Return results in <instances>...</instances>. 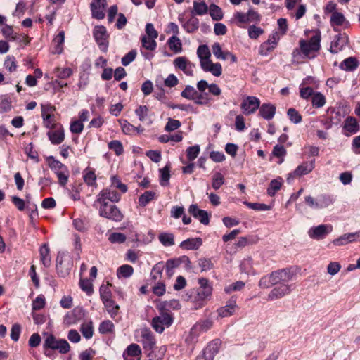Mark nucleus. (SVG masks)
<instances>
[{
	"mask_svg": "<svg viewBox=\"0 0 360 360\" xmlns=\"http://www.w3.org/2000/svg\"><path fill=\"white\" fill-rule=\"evenodd\" d=\"M321 32L317 30L315 31V34L310 38L309 41L304 39L300 40V49L304 56L309 58H313L316 56L314 54L311 56V53L312 52H317L321 49Z\"/></svg>",
	"mask_w": 360,
	"mask_h": 360,
	"instance_id": "nucleus-1",
	"label": "nucleus"
},
{
	"mask_svg": "<svg viewBox=\"0 0 360 360\" xmlns=\"http://www.w3.org/2000/svg\"><path fill=\"white\" fill-rule=\"evenodd\" d=\"M210 289L199 290L198 288L191 290L187 292V301L192 304L191 308L195 310L201 309L206 303L207 299L210 297Z\"/></svg>",
	"mask_w": 360,
	"mask_h": 360,
	"instance_id": "nucleus-2",
	"label": "nucleus"
},
{
	"mask_svg": "<svg viewBox=\"0 0 360 360\" xmlns=\"http://www.w3.org/2000/svg\"><path fill=\"white\" fill-rule=\"evenodd\" d=\"M99 205L98 213L101 217L115 222H120L123 219V214L115 204L101 203Z\"/></svg>",
	"mask_w": 360,
	"mask_h": 360,
	"instance_id": "nucleus-3",
	"label": "nucleus"
},
{
	"mask_svg": "<svg viewBox=\"0 0 360 360\" xmlns=\"http://www.w3.org/2000/svg\"><path fill=\"white\" fill-rule=\"evenodd\" d=\"M160 311V315L152 319L151 325L156 332L161 333L164 331L165 327L168 328L172 324L174 317L171 313L163 310Z\"/></svg>",
	"mask_w": 360,
	"mask_h": 360,
	"instance_id": "nucleus-4",
	"label": "nucleus"
},
{
	"mask_svg": "<svg viewBox=\"0 0 360 360\" xmlns=\"http://www.w3.org/2000/svg\"><path fill=\"white\" fill-rule=\"evenodd\" d=\"M93 35L100 50L106 53L108 49V37L106 28L103 25H97L94 28Z\"/></svg>",
	"mask_w": 360,
	"mask_h": 360,
	"instance_id": "nucleus-5",
	"label": "nucleus"
},
{
	"mask_svg": "<svg viewBox=\"0 0 360 360\" xmlns=\"http://www.w3.org/2000/svg\"><path fill=\"white\" fill-rule=\"evenodd\" d=\"M72 262L70 258L66 257L63 253L59 252L56 257V271L60 277L65 278L70 274Z\"/></svg>",
	"mask_w": 360,
	"mask_h": 360,
	"instance_id": "nucleus-6",
	"label": "nucleus"
},
{
	"mask_svg": "<svg viewBox=\"0 0 360 360\" xmlns=\"http://www.w3.org/2000/svg\"><path fill=\"white\" fill-rule=\"evenodd\" d=\"M121 195L116 191L112 190L111 187H108L99 192L97 195L96 202L101 203H112L117 202L120 200Z\"/></svg>",
	"mask_w": 360,
	"mask_h": 360,
	"instance_id": "nucleus-7",
	"label": "nucleus"
},
{
	"mask_svg": "<svg viewBox=\"0 0 360 360\" xmlns=\"http://www.w3.org/2000/svg\"><path fill=\"white\" fill-rule=\"evenodd\" d=\"M221 342L219 339H215L208 343L203 349L201 355L196 357L195 360H214V356L219 352Z\"/></svg>",
	"mask_w": 360,
	"mask_h": 360,
	"instance_id": "nucleus-8",
	"label": "nucleus"
},
{
	"mask_svg": "<svg viewBox=\"0 0 360 360\" xmlns=\"http://www.w3.org/2000/svg\"><path fill=\"white\" fill-rule=\"evenodd\" d=\"M293 275L292 271L289 269L275 271L270 274L274 285L287 283L292 279Z\"/></svg>",
	"mask_w": 360,
	"mask_h": 360,
	"instance_id": "nucleus-9",
	"label": "nucleus"
},
{
	"mask_svg": "<svg viewBox=\"0 0 360 360\" xmlns=\"http://www.w3.org/2000/svg\"><path fill=\"white\" fill-rule=\"evenodd\" d=\"M333 226L330 224H321L311 228L308 234L309 236L315 240H321L332 231Z\"/></svg>",
	"mask_w": 360,
	"mask_h": 360,
	"instance_id": "nucleus-10",
	"label": "nucleus"
},
{
	"mask_svg": "<svg viewBox=\"0 0 360 360\" xmlns=\"http://www.w3.org/2000/svg\"><path fill=\"white\" fill-rule=\"evenodd\" d=\"M260 101L255 96H248L241 103L243 112L246 115L253 114L259 108Z\"/></svg>",
	"mask_w": 360,
	"mask_h": 360,
	"instance_id": "nucleus-11",
	"label": "nucleus"
},
{
	"mask_svg": "<svg viewBox=\"0 0 360 360\" xmlns=\"http://www.w3.org/2000/svg\"><path fill=\"white\" fill-rule=\"evenodd\" d=\"M315 160L310 162H304L300 165L292 173L288 174L287 181L289 182L290 178L298 177L309 174L314 168Z\"/></svg>",
	"mask_w": 360,
	"mask_h": 360,
	"instance_id": "nucleus-12",
	"label": "nucleus"
},
{
	"mask_svg": "<svg viewBox=\"0 0 360 360\" xmlns=\"http://www.w3.org/2000/svg\"><path fill=\"white\" fill-rule=\"evenodd\" d=\"M107 4V0H94L91 3L90 7L94 18L101 20L105 18L103 9Z\"/></svg>",
	"mask_w": 360,
	"mask_h": 360,
	"instance_id": "nucleus-13",
	"label": "nucleus"
},
{
	"mask_svg": "<svg viewBox=\"0 0 360 360\" xmlns=\"http://www.w3.org/2000/svg\"><path fill=\"white\" fill-rule=\"evenodd\" d=\"M174 65L176 68H179V70H182L186 75L188 76L193 75V69L195 65L194 64L188 61L186 57H177L174 60Z\"/></svg>",
	"mask_w": 360,
	"mask_h": 360,
	"instance_id": "nucleus-14",
	"label": "nucleus"
},
{
	"mask_svg": "<svg viewBox=\"0 0 360 360\" xmlns=\"http://www.w3.org/2000/svg\"><path fill=\"white\" fill-rule=\"evenodd\" d=\"M290 285L286 283L280 284L272 289L269 293L268 298L270 300H277L283 297L290 292Z\"/></svg>",
	"mask_w": 360,
	"mask_h": 360,
	"instance_id": "nucleus-15",
	"label": "nucleus"
},
{
	"mask_svg": "<svg viewBox=\"0 0 360 360\" xmlns=\"http://www.w3.org/2000/svg\"><path fill=\"white\" fill-rule=\"evenodd\" d=\"M349 42V37L346 34L335 35L332 41L330 51L332 53H337Z\"/></svg>",
	"mask_w": 360,
	"mask_h": 360,
	"instance_id": "nucleus-16",
	"label": "nucleus"
},
{
	"mask_svg": "<svg viewBox=\"0 0 360 360\" xmlns=\"http://www.w3.org/2000/svg\"><path fill=\"white\" fill-rule=\"evenodd\" d=\"M212 325V321L208 319L199 321L191 328L190 333L193 336H198L200 333L210 330Z\"/></svg>",
	"mask_w": 360,
	"mask_h": 360,
	"instance_id": "nucleus-17",
	"label": "nucleus"
},
{
	"mask_svg": "<svg viewBox=\"0 0 360 360\" xmlns=\"http://www.w3.org/2000/svg\"><path fill=\"white\" fill-rule=\"evenodd\" d=\"M360 238V231L355 233H345L340 236L339 238L334 239L332 243L334 245L342 246L347 245L349 243L356 241Z\"/></svg>",
	"mask_w": 360,
	"mask_h": 360,
	"instance_id": "nucleus-18",
	"label": "nucleus"
},
{
	"mask_svg": "<svg viewBox=\"0 0 360 360\" xmlns=\"http://www.w3.org/2000/svg\"><path fill=\"white\" fill-rule=\"evenodd\" d=\"M237 308L236 300L233 297L227 302L224 307H220L218 310V314L221 317H227L233 315Z\"/></svg>",
	"mask_w": 360,
	"mask_h": 360,
	"instance_id": "nucleus-19",
	"label": "nucleus"
},
{
	"mask_svg": "<svg viewBox=\"0 0 360 360\" xmlns=\"http://www.w3.org/2000/svg\"><path fill=\"white\" fill-rule=\"evenodd\" d=\"M276 113V106L271 103H263L259 108V115L265 120H271Z\"/></svg>",
	"mask_w": 360,
	"mask_h": 360,
	"instance_id": "nucleus-20",
	"label": "nucleus"
},
{
	"mask_svg": "<svg viewBox=\"0 0 360 360\" xmlns=\"http://www.w3.org/2000/svg\"><path fill=\"white\" fill-rule=\"evenodd\" d=\"M343 129L349 134H356L360 130V125L354 117H347L343 125Z\"/></svg>",
	"mask_w": 360,
	"mask_h": 360,
	"instance_id": "nucleus-21",
	"label": "nucleus"
},
{
	"mask_svg": "<svg viewBox=\"0 0 360 360\" xmlns=\"http://www.w3.org/2000/svg\"><path fill=\"white\" fill-rule=\"evenodd\" d=\"M47 136L52 144L58 145L61 143L65 139L64 130L60 127V129L55 131H49Z\"/></svg>",
	"mask_w": 360,
	"mask_h": 360,
	"instance_id": "nucleus-22",
	"label": "nucleus"
},
{
	"mask_svg": "<svg viewBox=\"0 0 360 360\" xmlns=\"http://www.w3.org/2000/svg\"><path fill=\"white\" fill-rule=\"evenodd\" d=\"M202 244L200 238H188L180 243V248L184 250H198Z\"/></svg>",
	"mask_w": 360,
	"mask_h": 360,
	"instance_id": "nucleus-23",
	"label": "nucleus"
},
{
	"mask_svg": "<svg viewBox=\"0 0 360 360\" xmlns=\"http://www.w3.org/2000/svg\"><path fill=\"white\" fill-rule=\"evenodd\" d=\"M278 40L277 34H274L269 39L261 45V53L266 55L267 52L271 51L276 46Z\"/></svg>",
	"mask_w": 360,
	"mask_h": 360,
	"instance_id": "nucleus-24",
	"label": "nucleus"
},
{
	"mask_svg": "<svg viewBox=\"0 0 360 360\" xmlns=\"http://www.w3.org/2000/svg\"><path fill=\"white\" fill-rule=\"evenodd\" d=\"M142 344L143 348L148 350H152L155 345V340L150 331L142 333Z\"/></svg>",
	"mask_w": 360,
	"mask_h": 360,
	"instance_id": "nucleus-25",
	"label": "nucleus"
},
{
	"mask_svg": "<svg viewBox=\"0 0 360 360\" xmlns=\"http://www.w3.org/2000/svg\"><path fill=\"white\" fill-rule=\"evenodd\" d=\"M182 27L188 33H193L199 28V20L195 15H192L190 19L183 23Z\"/></svg>",
	"mask_w": 360,
	"mask_h": 360,
	"instance_id": "nucleus-26",
	"label": "nucleus"
},
{
	"mask_svg": "<svg viewBox=\"0 0 360 360\" xmlns=\"http://www.w3.org/2000/svg\"><path fill=\"white\" fill-rule=\"evenodd\" d=\"M208 6L206 4V3L204 1H193V8L191 11L192 15H202L207 13L208 11Z\"/></svg>",
	"mask_w": 360,
	"mask_h": 360,
	"instance_id": "nucleus-27",
	"label": "nucleus"
},
{
	"mask_svg": "<svg viewBox=\"0 0 360 360\" xmlns=\"http://www.w3.org/2000/svg\"><path fill=\"white\" fill-rule=\"evenodd\" d=\"M318 209H323L328 207L335 202L333 196L327 194H321L317 197Z\"/></svg>",
	"mask_w": 360,
	"mask_h": 360,
	"instance_id": "nucleus-28",
	"label": "nucleus"
},
{
	"mask_svg": "<svg viewBox=\"0 0 360 360\" xmlns=\"http://www.w3.org/2000/svg\"><path fill=\"white\" fill-rule=\"evenodd\" d=\"M40 259L45 267L51 264L50 249L47 244H44L40 248Z\"/></svg>",
	"mask_w": 360,
	"mask_h": 360,
	"instance_id": "nucleus-29",
	"label": "nucleus"
},
{
	"mask_svg": "<svg viewBox=\"0 0 360 360\" xmlns=\"http://www.w3.org/2000/svg\"><path fill=\"white\" fill-rule=\"evenodd\" d=\"M359 66V62L354 57H349L345 59L340 65V68L346 71H354Z\"/></svg>",
	"mask_w": 360,
	"mask_h": 360,
	"instance_id": "nucleus-30",
	"label": "nucleus"
},
{
	"mask_svg": "<svg viewBox=\"0 0 360 360\" xmlns=\"http://www.w3.org/2000/svg\"><path fill=\"white\" fill-rule=\"evenodd\" d=\"M2 33L4 36L7 38L10 39L11 40L15 41V40H20L22 41V39H26L27 36H18L17 34H13V30L12 26L5 25L2 29H1Z\"/></svg>",
	"mask_w": 360,
	"mask_h": 360,
	"instance_id": "nucleus-31",
	"label": "nucleus"
},
{
	"mask_svg": "<svg viewBox=\"0 0 360 360\" xmlns=\"http://www.w3.org/2000/svg\"><path fill=\"white\" fill-rule=\"evenodd\" d=\"M181 264V257L168 259L165 264L167 275L169 277L172 276L174 274V269L179 267Z\"/></svg>",
	"mask_w": 360,
	"mask_h": 360,
	"instance_id": "nucleus-32",
	"label": "nucleus"
},
{
	"mask_svg": "<svg viewBox=\"0 0 360 360\" xmlns=\"http://www.w3.org/2000/svg\"><path fill=\"white\" fill-rule=\"evenodd\" d=\"M167 44L169 49L174 53H180L182 51V43L180 39L176 36H172L167 40Z\"/></svg>",
	"mask_w": 360,
	"mask_h": 360,
	"instance_id": "nucleus-33",
	"label": "nucleus"
},
{
	"mask_svg": "<svg viewBox=\"0 0 360 360\" xmlns=\"http://www.w3.org/2000/svg\"><path fill=\"white\" fill-rule=\"evenodd\" d=\"M156 193L152 191H147L139 198V204L141 207H146L150 201L155 199Z\"/></svg>",
	"mask_w": 360,
	"mask_h": 360,
	"instance_id": "nucleus-34",
	"label": "nucleus"
},
{
	"mask_svg": "<svg viewBox=\"0 0 360 360\" xmlns=\"http://www.w3.org/2000/svg\"><path fill=\"white\" fill-rule=\"evenodd\" d=\"M84 315V313L82 308H75L72 311L70 315H67V323L68 324L75 323L77 321L80 320Z\"/></svg>",
	"mask_w": 360,
	"mask_h": 360,
	"instance_id": "nucleus-35",
	"label": "nucleus"
},
{
	"mask_svg": "<svg viewBox=\"0 0 360 360\" xmlns=\"http://www.w3.org/2000/svg\"><path fill=\"white\" fill-rule=\"evenodd\" d=\"M65 40V32L63 30L59 33L53 39V43L56 44L53 53L60 54L63 51V44Z\"/></svg>",
	"mask_w": 360,
	"mask_h": 360,
	"instance_id": "nucleus-36",
	"label": "nucleus"
},
{
	"mask_svg": "<svg viewBox=\"0 0 360 360\" xmlns=\"http://www.w3.org/2000/svg\"><path fill=\"white\" fill-rule=\"evenodd\" d=\"M181 305L178 300H172L169 301H165L161 302L160 304L158 305V309L160 311H166L169 310L170 309H179L180 308Z\"/></svg>",
	"mask_w": 360,
	"mask_h": 360,
	"instance_id": "nucleus-37",
	"label": "nucleus"
},
{
	"mask_svg": "<svg viewBox=\"0 0 360 360\" xmlns=\"http://www.w3.org/2000/svg\"><path fill=\"white\" fill-rule=\"evenodd\" d=\"M208 9L210 11V15L213 20L219 21L223 18V11L219 6L215 4H212Z\"/></svg>",
	"mask_w": 360,
	"mask_h": 360,
	"instance_id": "nucleus-38",
	"label": "nucleus"
},
{
	"mask_svg": "<svg viewBox=\"0 0 360 360\" xmlns=\"http://www.w3.org/2000/svg\"><path fill=\"white\" fill-rule=\"evenodd\" d=\"M107 311L110 314L112 318H115L120 310V306L116 304L115 301L112 299L103 302Z\"/></svg>",
	"mask_w": 360,
	"mask_h": 360,
	"instance_id": "nucleus-39",
	"label": "nucleus"
},
{
	"mask_svg": "<svg viewBox=\"0 0 360 360\" xmlns=\"http://www.w3.org/2000/svg\"><path fill=\"white\" fill-rule=\"evenodd\" d=\"M312 105L316 108L323 107L326 103V98L321 92H316L311 97Z\"/></svg>",
	"mask_w": 360,
	"mask_h": 360,
	"instance_id": "nucleus-40",
	"label": "nucleus"
},
{
	"mask_svg": "<svg viewBox=\"0 0 360 360\" xmlns=\"http://www.w3.org/2000/svg\"><path fill=\"white\" fill-rule=\"evenodd\" d=\"M160 184L161 186H167L170 178V168L168 165L165 167L160 169Z\"/></svg>",
	"mask_w": 360,
	"mask_h": 360,
	"instance_id": "nucleus-41",
	"label": "nucleus"
},
{
	"mask_svg": "<svg viewBox=\"0 0 360 360\" xmlns=\"http://www.w3.org/2000/svg\"><path fill=\"white\" fill-rule=\"evenodd\" d=\"M115 326L110 320L103 321L101 322L98 327V331L101 334H108L113 333Z\"/></svg>",
	"mask_w": 360,
	"mask_h": 360,
	"instance_id": "nucleus-42",
	"label": "nucleus"
},
{
	"mask_svg": "<svg viewBox=\"0 0 360 360\" xmlns=\"http://www.w3.org/2000/svg\"><path fill=\"white\" fill-rule=\"evenodd\" d=\"M213 54L216 56L217 59L226 60L227 58L228 54H230V52L222 51L221 45L218 42H215L212 46Z\"/></svg>",
	"mask_w": 360,
	"mask_h": 360,
	"instance_id": "nucleus-43",
	"label": "nucleus"
},
{
	"mask_svg": "<svg viewBox=\"0 0 360 360\" xmlns=\"http://www.w3.org/2000/svg\"><path fill=\"white\" fill-rule=\"evenodd\" d=\"M158 238L164 246H172L174 244V236L172 233H162Z\"/></svg>",
	"mask_w": 360,
	"mask_h": 360,
	"instance_id": "nucleus-44",
	"label": "nucleus"
},
{
	"mask_svg": "<svg viewBox=\"0 0 360 360\" xmlns=\"http://www.w3.org/2000/svg\"><path fill=\"white\" fill-rule=\"evenodd\" d=\"M58 343L59 340H57L53 335L51 334L45 339L44 347L45 349H50L52 350H56Z\"/></svg>",
	"mask_w": 360,
	"mask_h": 360,
	"instance_id": "nucleus-45",
	"label": "nucleus"
},
{
	"mask_svg": "<svg viewBox=\"0 0 360 360\" xmlns=\"http://www.w3.org/2000/svg\"><path fill=\"white\" fill-rule=\"evenodd\" d=\"M48 160H50L49 162V167L54 171L56 174V172H59L67 168L64 164L61 163L58 160H56L53 156L49 157Z\"/></svg>",
	"mask_w": 360,
	"mask_h": 360,
	"instance_id": "nucleus-46",
	"label": "nucleus"
},
{
	"mask_svg": "<svg viewBox=\"0 0 360 360\" xmlns=\"http://www.w3.org/2000/svg\"><path fill=\"white\" fill-rule=\"evenodd\" d=\"M346 21L344 15L340 12H333L330 18V24L332 26H341Z\"/></svg>",
	"mask_w": 360,
	"mask_h": 360,
	"instance_id": "nucleus-47",
	"label": "nucleus"
},
{
	"mask_svg": "<svg viewBox=\"0 0 360 360\" xmlns=\"http://www.w3.org/2000/svg\"><path fill=\"white\" fill-rule=\"evenodd\" d=\"M134 273V268L128 264H124L120 266L117 269V274L118 276H122L124 278L130 277Z\"/></svg>",
	"mask_w": 360,
	"mask_h": 360,
	"instance_id": "nucleus-48",
	"label": "nucleus"
},
{
	"mask_svg": "<svg viewBox=\"0 0 360 360\" xmlns=\"http://www.w3.org/2000/svg\"><path fill=\"white\" fill-rule=\"evenodd\" d=\"M141 44L143 47L149 51H154L157 47V43L155 39L143 36L141 37Z\"/></svg>",
	"mask_w": 360,
	"mask_h": 360,
	"instance_id": "nucleus-49",
	"label": "nucleus"
},
{
	"mask_svg": "<svg viewBox=\"0 0 360 360\" xmlns=\"http://www.w3.org/2000/svg\"><path fill=\"white\" fill-rule=\"evenodd\" d=\"M196 95H198V91L195 89L193 86L190 85L186 86L185 89L181 93V96L183 98L189 100L194 99Z\"/></svg>",
	"mask_w": 360,
	"mask_h": 360,
	"instance_id": "nucleus-50",
	"label": "nucleus"
},
{
	"mask_svg": "<svg viewBox=\"0 0 360 360\" xmlns=\"http://www.w3.org/2000/svg\"><path fill=\"white\" fill-rule=\"evenodd\" d=\"M80 331L85 338L90 339L91 338H92L94 334L92 322L90 321L88 323L82 324Z\"/></svg>",
	"mask_w": 360,
	"mask_h": 360,
	"instance_id": "nucleus-51",
	"label": "nucleus"
},
{
	"mask_svg": "<svg viewBox=\"0 0 360 360\" xmlns=\"http://www.w3.org/2000/svg\"><path fill=\"white\" fill-rule=\"evenodd\" d=\"M79 286H80L81 289L83 291L86 292V293L88 295H91L94 292L93 284L90 279H88V278L82 279L81 278L79 281Z\"/></svg>",
	"mask_w": 360,
	"mask_h": 360,
	"instance_id": "nucleus-52",
	"label": "nucleus"
},
{
	"mask_svg": "<svg viewBox=\"0 0 360 360\" xmlns=\"http://www.w3.org/2000/svg\"><path fill=\"white\" fill-rule=\"evenodd\" d=\"M287 115L290 120L294 124H298L302 122V115L293 108H290L288 110Z\"/></svg>",
	"mask_w": 360,
	"mask_h": 360,
	"instance_id": "nucleus-53",
	"label": "nucleus"
},
{
	"mask_svg": "<svg viewBox=\"0 0 360 360\" xmlns=\"http://www.w3.org/2000/svg\"><path fill=\"white\" fill-rule=\"evenodd\" d=\"M99 292L103 302L112 300V292L108 285H101L99 288Z\"/></svg>",
	"mask_w": 360,
	"mask_h": 360,
	"instance_id": "nucleus-54",
	"label": "nucleus"
},
{
	"mask_svg": "<svg viewBox=\"0 0 360 360\" xmlns=\"http://www.w3.org/2000/svg\"><path fill=\"white\" fill-rule=\"evenodd\" d=\"M56 176L58 179V184L61 186H65L68 181L69 178V170L67 168L59 172H56Z\"/></svg>",
	"mask_w": 360,
	"mask_h": 360,
	"instance_id": "nucleus-55",
	"label": "nucleus"
},
{
	"mask_svg": "<svg viewBox=\"0 0 360 360\" xmlns=\"http://www.w3.org/2000/svg\"><path fill=\"white\" fill-rule=\"evenodd\" d=\"M281 182L278 181V180H271L267 188V194L269 196H274L275 193L281 189Z\"/></svg>",
	"mask_w": 360,
	"mask_h": 360,
	"instance_id": "nucleus-56",
	"label": "nucleus"
},
{
	"mask_svg": "<svg viewBox=\"0 0 360 360\" xmlns=\"http://www.w3.org/2000/svg\"><path fill=\"white\" fill-rule=\"evenodd\" d=\"M119 189L122 193H125L127 191V186L121 182L120 179L117 176H112L111 177V186Z\"/></svg>",
	"mask_w": 360,
	"mask_h": 360,
	"instance_id": "nucleus-57",
	"label": "nucleus"
},
{
	"mask_svg": "<svg viewBox=\"0 0 360 360\" xmlns=\"http://www.w3.org/2000/svg\"><path fill=\"white\" fill-rule=\"evenodd\" d=\"M4 65L10 72H15L17 70L15 58L13 56H8L5 60Z\"/></svg>",
	"mask_w": 360,
	"mask_h": 360,
	"instance_id": "nucleus-58",
	"label": "nucleus"
},
{
	"mask_svg": "<svg viewBox=\"0 0 360 360\" xmlns=\"http://www.w3.org/2000/svg\"><path fill=\"white\" fill-rule=\"evenodd\" d=\"M197 55L200 60L208 59L211 56L210 49L207 45H200L197 49Z\"/></svg>",
	"mask_w": 360,
	"mask_h": 360,
	"instance_id": "nucleus-59",
	"label": "nucleus"
},
{
	"mask_svg": "<svg viewBox=\"0 0 360 360\" xmlns=\"http://www.w3.org/2000/svg\"><path fill=\"white\" fill-rule=\"evenodd\" d=\"M108 148L113 150L117 155H120L124 151L122 143L117 140H113L109 142Z\"/></svg>",
	"mask_w": 360,
	"mask_h": 360,
	"instance_id": "nucleus-60",
	"label": "nucleus"
},
{
	"mask_svg": "<svg viewBox=\"0 0 360 360\" xmlns=\"http://www.w3.org/2000/svg\"><path fill=\"white\" fill-rule=\"evenodd\" d=\"M163 269L164 264L162 262H159L153 267L150 276L153 281H156L157 279L160 278Z\"/></svg>",
	"mask_w": 360,
	"mask_h": 360,
	"instance_id": "nucleus-61",
	"label": "nucleus"
},
{
	"mask_svg": "<svg viewBox=\"0 0 360 360\" xmlns=\"http://www.w3.org/2000/svg\"><path fill=\"white\" fill-rule=\"evenodd\" d=\"M224 184V179L220 172L215 173L212 176V186L214 190L219 189Z\"/></svg>",
	"mask_w": 360,
	"mask_h": 360,
	"instance_id": "nucleus-62",
	"label": "nucleus"
},
{
	"mask_svg": "<svg viewBox=\"0 0 360 360\" xmlns=\"http://www.w3.org/2000/svg\"><path fill=\"white\" fill-rule=\"evenodd\" d=\"M55 110V108L50 104H41V117L43 120L51 118L53 115L52 112Z\"/></svg>",
	"mask_w": 360,
	"mask_h": 360,
	"instance_id": "nucleus-63",
	"label": "nucleus"
},
{
	"mask_svg": "<svg viewBox=\"0 0 360 360\" xmlns=\"http://www.w3.org/2000/svg\"><path fill=\"white\" fill-rule=\"evenodd\" d=\"M137 52L135 49L131 50L128 53L122 58L121 62L124 66H127L136 58Z\"/></svg>",
	"mask_w": 360,
	"mask_h": 360,
	"instance_id": "nucleus-64",
	"label": "nucleus"
}]
</instances>
